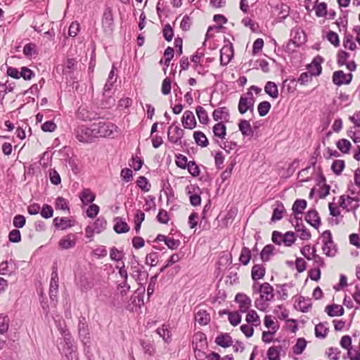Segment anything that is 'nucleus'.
<instances>
[{
    "instance_id": "nucleus-1",
    "label": "nucleus",
    "mask_w": 360,
    "mask_h": 360,
    "mask_svg": "<svg viewBox=\"0 0 360 360\" xmlns=\"http://www.w3.org/2000/svg\"><path fill=\"white\" fill-rule=\"evenodd\" d=\"M96 137L114 138L118 132V127L110 122L100 121L94 123Z\"/></svg>"
},
{
    "instance_id": "nucleus-2",
    "label": "nucleus",
    "mask_w": 360,
    "mask_h": 360,
    "mask_svg": "<svg viewBox=\"0 0 360 360\" xmlns=\"http://www.w3.org/2000/svg\"><path fill=\"white\" fill-rule=\"evenodd\" d=\"M259 293V297L266 300V301H271L274 298V288L269 283H263L259 284L257 282H255L252 285V293Z\"/></svg>"
},
{
    "instance_id": "nucleus-3",
    "label": "nucleus",
    "mask_w": 360,
    "mask_h": 360,
    "mask_svg": "<svg viewBox=\"0 0 360 360\" xmlns=\"http://www.w3.org/2000/svg\"><path fill=\"white\" fill-rule=\"evenodd\" d=\"M94 132V124H92L90 127L84 125L79 126L75 131V136L77 140L83 143L91 142L96 138Z\"/></svg>"
},
{
    "instance_id": "nucleus-4",
    "label": "nucleus",
    "mask_w": 360,
    "mask_h": 360,
    "mask_svg": "<svg viewBox=\"0 0 360 360\" xmlns=\"http://www.w3.org/2000/svg\"><path fill=\"white\" fill-rule=\"evenodd\" d=\"M255 98L252 93L248 91L246 94L241 95L238 103V111L240 114H245L248 110L253 111Z\"/></svg>"
},
{
    "instance_id": "nucleus-5",
    "label": "nucleus",
    "mask_w": 360,
    "mask_h": 360,
    "mask_svg": "<svg viewBox=\"0 0 360 360\" xmlns=\"http://www.w3.org/2000/svg\"><path fill=\"white\" fill-rule=\"evenodd\" d=\"M184 135V129H182L179 126L175 125V123L169 127L167 130V140L171 143L181 145V140Z\"/></svg>"
},
{
    "instance_id": "nucleus-6",
    "label": "nucleus",
    "mask_w": 360,
    "mask_h": 360,
    "mask_svg": "<svg viewBox=\"0 0 360 360\" xmlns=\"http://www.w3.org/2000/svg\"><path fill=\"white\" fill-rule=\"evenodd\" d=\"M62 353L65 356L68 360H78L76 347L74 345L73 340L70 338H64V345L62 348Z\"/></svg>"
},
{
    "instance_id": "nucleus-7",
    "label": "nucleus",
    "mask_w": 360,
    "mask_h": 360,
    "mask_svg": "<svg viewBox=\"0 0 360 360\" xmlns=\"http://www.w3.org/2000/svg\"><path fill=\"white\" fill-rule=\"evenodd\" d=\"M102 27L105 32L111 33L114 29V18L112 9L110 7L104 10L102 18Z\"/></svg>"
},
{
    "instance_id": "nucleus-8",
    "label": "nucleus",
    "mask_w": 360,
    "mask_h": 360,
    "mask_svg": "<svg viewBox=\"0 0 360 360\" xmlns=\"http://www.w3.org/2000/svg\"><path fill=\"white\" fill-rule=\"evenodd\" d=\"M234 301L238 304V308L240 313H246L250 310L252 306V300L245 293L238 292L236 295Z\"/></svg>"
},
{
    "instance_id": "nucleus-9",
    "label": "nucleus",
    "mask_w": 360,
    "mask_h": 360,
    "mask_svg": "<svg viewBox=\"0 0 360 360\" xmlns=\"http://www.w3.org/2000/svg\"><path fill=\"white\" fill-rule=\"evenodd\" d=\"M233 56V48L231 44H226L220 50V63L225 66L229 63Z\"/></svg>"
},
{
    "instance_id": "nucleus-10",
    "label": "nucleus",
    "mask_w": 360,
    "mask_h": 360,
    "mask_svg": "<svg viewBox=\"0 0 360 360\" xmlns=\"http://www.w3.org/2000/svg\"><path fill=\"white\" fill-rule=\"evenodd\" d=\"M77 116L79 119L84 121H91L96 120L98 115L94 110H90L86 106H80L77 110Z\"/></svg>"
},
{
    "instance_id": "nucleus-11",
    "label": "nucleus",
    "mask_w": 360,
    "mask_h": 360,
    "mask_svg": "<svg viewBox=\"0 0 360 360\" xmlns=\"http://www.w3.org/2000/svg\"><path fill=\"white\" fill-rule=\"evenodd\" d=\"M181 122L184 128L193 129L196 127V120L193 112L186 110L181 118Z\"/></svg>"
},
{
    "instance_id": "nucleus-12",
    "label": "nucleus",
    "mask_w": 360,
    "mask_h": 360,
    "mask_svg": "<svg viewBox=\"0 0 360 360\" xmlns=\"http://www.w3.org/2000/svg\"><path fill=\"white\" fill-rule=\"evenodd\" d=\"M58 292V277L56 272L52 273V277L50 282L49 296L52 301H56Z\"/></svg>"
},
{
    "instance_id": "nucleus-13",
    "label": "nucleus",
    "mask_w": 360,
    "mask_h": 360,
    "mask_svg": "<svg viewBox=\"0 0 360 360\" xmlns=\"http://www.w3.org/2000/svg\"><path fill=\"white\" fill-rule=\"evenodd\" d=\"M76 241V236L73 234H69L66 237L60 239L59 241V247L63 250L72 248L75 246Z\"/></svg>"
},
{
    "instance_id": "nucleus-14",
    "label": "nucleus",
    "mask_w": 360,
    "mask_h": 360,
    "mask_svg": "<svg viewBox=\"0 0 360 360\" xmlns=\"http://www.w3.org/2000/svg\"><path fill=\"white\" fill-rule=\"evenodd\" d=\"M53 223L56 229L60 230H65L73 226L72 221L66 217H56Z\"/></svg>"
},
{
    "instance_id": "nucleus-15",
    "label": "nucleus",
    "mask_w": 360,
    "mask_h": 360,
    "mask_svg": "<svg viewBox=\"0 0 360 360\" xmlns=\"http://www.w3.org/2000/svg\"><path fill=\"white\" fill-rule=\"evenodd\" d=\"M212 117L215 121H228L229 117V110L226 107L218 108L213 111Z\"/></svg>"
},
{
    "instance_id": "nucleus-16",
    "label": "nucleus",
    "mask_w": 360,
    "mask_h": 360,
    "mask_svg": "<svg viewBox=\"0 0 360 360\" xmlns=\"http://www.w3.org/2000/svg\"><path fill=\"white\" fill-rule=\"evenodd\" d=\"M215 342L217 345L226 348L232 345L233 340L229 334L221 333L216 338Z\"/></svg>"
},
{
    "instance_id": "nucleus-17",
    "label": "nucleus",
    "mask_w": 360,
    "mask_h": 360,
    "mask_svg": "<svg viewBox=\"0 0 360 360\" xmlns=\"http://www.w3.org/2000/svg\"><path fill=\"white\" fill-rule=\"evenodd\" d=\"M322 63V58L319 56H316L314 58L311 63L308 66V70L314 74V76H318L321 74L322 68L321 63Z\"/></svg>"
},
{
    "instance_id": "nucleus-18",
    "label": "nucleus",
    "mask_w": 360,
    "mask_h": 360,
    "mask_svg": "<svg viewBox=\"0 0 360 360\" xmlns=\"http://www.w3.org/2000/svg\"><path fill=\"white\" fill-rule=\"evenodd\" d=\"M238 128L243 136H252L254 134L250 122L246 120H240Z\"/></svg>"
},
{
    "instance_id": "nucleus-19",
    "label": "nucleus",
    "mask_w": 360,
    "mask_h": 360,
    "mask_svg": "<svg viewBox=\"0 0 360 360\" xmlns=\"http://www.w3.org/2000/svg\"><path fill=\"white\" fill-rule=\"evenodd\" d=\"M306 221L310 224L314 228H317L321 224V219L319 217V214L315 210H309L305 217Z\"/></svg>"
},
{
    "instance_id": "nucleus-20",
    "label": "nucleus",
    "mask_w": 360,
    "mask_h": 360,
    "mask_svg": "<svg viewBox=\"0 0 360 360\" xmlns=\"http://www.w3.org/2000/svg\"><path fill=\"white\" fill-rule=\"evenodd\" d=\"M247 315L245 318V321L248 324H250L252 326L257 327L260 325L261 321L257 313L253 310L250 309L247 311Z\"/></svg>"
},
{
    "instance_id": "nucleus-21",
    "label": "nucleus",
    "mask_w": 360,
    "mask_h": 360,
    "mask_svg": "<svg viewBox=\"0 0 360 360\" xmlns=\"http://www.w3.org/2000/svg\"><path fill=\"white\" fill-rule=\"evenodd\" d=\"M302 255L308 260L314 259L316 262L321 258L316 255V249L310 245H305L301 249Z\"/></svg>"
},
{
    "instance_id": "nucleus-22",
    "label": "nucleus",
    "mask_w": 360,
    "mask_h": 360,
    "mask_svg": "<svg viewBox=\"0 0 360 360\" xmlns=\"http://www.w3.org/2000/svg\"><path fill=\"white\" fill-rule=\"evenodd\" d=\"M214 135L223 140L226 136V127L221 122L214 124L212 127Z\"/></svg>"
},
{
    "instance_id": "nucleus-23",
    "label": "nucleus",
    "mask_w": 360,
    "mask_h": 360,
    "mask_svg": "<svg viewBox=\"0 0 360 360\" xmlns=\"http://www.w3.org/2000/svg\"><path fill=\"white\" fill-rule=\"evenodd\" d=\"M206 336L202 333H197L194 335L193 339V349L195 352L198 347H202L206 345Z\"/></svg>"
},
{
    "instance_id": "nucleus-24",
    "label": "nucleus",
    "mask_w": 360,
    "mask_h": 360,
    "mask_svg": "<svg viewBox=\"0 0 360 360\" xmlns=\"http://www.w3.org/2000/svg\"><path fill=\"white\" fill-rule=\"evenodd\" d=\"M265 268L262 264H255L252 268V278L254 281H257L259 279L263 278L265 275Z\"/></svg>"
},
{
    "instance_id": "nucleus-25",
    "label": "nucleus",
    "mask_w": 360,
    "mask_h": 360,
    "mask_svg": "<svg viewBox=\"0 0 360 360\" xmlns=\"http://www.w3.org/2000/svg\"><path fill=\"white\" fill-rule=\"evenodd\" d=\"M195 320L200 325L205 326L210 321V316L205 310H199L195 315Z\"/></svg>"
},
{
    "instance_id": "nucleus-26",
    "label": "nucleus",
    "mask_w": 360,
    "mask_h": 360,
    "mask_svg": "<svg viewBox=\"0 0 360 360\" xmlns=\"http://www.w3.org/2000/svg\"><path fill=\"white\" fill-rule=\"evenodd\" d=\"M295 307L302 312H307L311 307V304L309 300L300 296L296 302Z\"/></svg>"
},
{
    "instance_id": "nucleus-27",
    "label": "nucleus",
    "mask_w": 360,
    "mask_h": 360,
    "mask_svg": "<svg viewBox=\"0 0 360 360\" xmlns=\"http://www.w3.org/2000/svg\"><path fill=\"white\" fill-rule=\"evenodd\" d=\"M281 346H272L267 351V358L269 360H281Z\"/></svg>"
},
{
    "instance_id": "nucleus-28",
    "label": "nucleus",
    "mask_w": 360,
    "mask_h": 360,
    "mask_svg": "<svg viewBox=\"0 0 360 360\" xmlns=\"http://www.w3.org/2000/svg\"><path fill=\"white\" fill-rule=\"evenodd\" d=\"M264 91L273 98L278 96V91L277 85L273 82H267L264 86Z\"/></svg>"
},
{
    "instance_id": "nucleus-29",
    "label": "nucleus",
    "mask_w": 360,
    "mask_h": 360,
    "mask_svg": "<svg viewBox=\"0 0 360 360\" xmlns=\"http://www.w3.org/2000/svg\"><path fill=\"white\" fill-rule=\"evenodd\" d=\"M193 139L195 143L201 147H206L209 144L208 139L205 134L202 131H195L193 134Z\"/></svg>"
},
{
    "instance_id": "nucleus-30",
    "label": "nucleus",
    "mask_w": 360,
    "mask_h": 360,
    "mask_svg": "<svg viewBox=\"0 0 360 360\" xmlns=\"http://www.w3.org/2000/svg\"><path fill=\"white\" fill-rule=\"evenodd\" d=\"M84 204L91 203L94 201L96 195L89 188L84 189L79 196Z\"/></svg>"
},
{
    "instance_id": "nucleus-31",
    "label": "nucleus",
    "mask_w": 360,
    "mask_h": 360,
    "mask_svg": "<svg viewBox=\"0 0 360 360\" xmlns=\"http://www.w3.org/2000/svg\"><path fill=\"white\" fill-rule=\"evenodd\" d=\"M285 212V208L282 202H278L277 206L274 209L273 214L271 217L272 221H279L283 218V214Z\"/></svg>"
},
{
    "instance_id": "nucleus-32",
    "label": "nucleus",
    "mask_w": 360,
    "mask_h": 360,
    "mask_svg": "<svg viewBox=\"0 0 360 360\" xmlns=\"http://www.w3.org/2000/svg\"><path fill=\"white\" fill-rule=\"evenodd\" d=\"M156 332L165 342H169L171 341V333L168 326L162 325L161 328H158L156 330Z\"/></svg>"
},
{
    "instance_id": "nucleus-33",
    "label": "nucleus",
    "mask_w": 360,
    "mask_h": 360,
    "mask_svg": "<svg viewBox=\"0 0 360 360\" xmlns=\"http://www.w3.org/2000/svg\"><path fill=\"white\" fill-rule=\"evenodd\" d=\"M307 204L305 200H296L292 205V210L295 214H302L307 207Z\"/></svg>"
},
{
    "instance_id": "nucleus-34",
    "label": "nucleus",
    "mask_w": 360,
    "mask_h": 360,
    "mask_svg": "<svg viewBox=\"0 0 360 360\" xmlns=\"http://www.w3.org/2000/svg\"><path fill=\"white\" fill-rule=\"evenodd\" d=\"M274 248L271 245H266L260 253V257L264 262L269 261L270 257L273 255Z\"/></svg>"
},
{
    "instance_id": "nucleus-35",
    "label": "nucleus",
    "mask_w": 360,
    "mask_h": 360,
    "mask_svg": "<svg viewBox=\"0 0 360 360\" xmlns=\"http://www.w3.org/2000/svg\"><path fill=\"white\" fill-rule=\"evenodd\" d=\"M197 117L200 123L207 124L209 122V117L206 110L202 106H198L195 109Z\"/></svg>"
},
{
    "instance_id": "nucleus-36",
    "label": "nucleus",
    "mask_w": 360,
    "mask_h": 360,
    "mask_svg": "<svg viewBox=\"0 0 360 360\" xmlns=\"http://www.w3.org/2000/svg\"><path fill=\"white\" fill-rule=\"evenodd\" d=\"M251 259V252L248 248L243 247L241 250L239 261L243 265H247Z\"/></svg>"
},
{
    "instance_id": "nucleus-37",
    "label": "nucleus",
    "mask_w": 360,
    "mask_h": 360,
    "mask_svg": "<svg viewBox=\"0 0 360 360\" xmlns=\"http://www.w3.org/2000/svg\"><path fill=\"white\" fill-rule=\"evenodd\" d=\"M117 222L114 226V230L117 233H124L129 231V226L125 222L120 219H117Z\"/></svg>"
},
{
    "instance_id": "nucleus-38",
    "label": "nucleus",
    "mask_w": 360,
    "mask_h": 360,
    "mask_svg": "<svg viewBox=\"0 0 360 360\" xmlns=\"http://www.w3.org/2000/svg\"><path fill=\"white\" fill-rule=\"evenodd\" d=\"M107 226V221L103 217H98L94 223V228L96 230V233L103 232Z\"/></svg>"
},
{
    "instance_id": "nucleus-39",
    "label": "nucleus",
    "mask_w": 360,
    "mask_h": 360,
    "mask_svg": "<svg viewBox=\"0 0 360 360\" xmlns=\"http://www.w3.org/2000/svg\"><path fill=\"white\" fill-rule=\"evenodd\" d=\"M328 331V328L326 326L325 323H319L315 326V335L316 338H324Z\"/></svg>"
},
{
    "instance_id": "nucleus-40",
    "label": "nucleus",
    "mask_w": 360,
    "mask_h": 360,
    "mask_svg": "<svg viewBox=\"0 0 360 360\" xmlns=\"http://www.w3.org/2000/svg\"><path fill=\"white\" fill-rule=\"evenodd\" d=\"M83 321H84V318L79 320V325H78V330H79V337L82 338L84 340V339L89 338V336H88L89 333H88V328H87L88 326H87L86 323L85 322H84Z\"/></svg>"
},
{
    "instance_id": "nucleus-41",
    "label": "nucleus",
    "mask_w": 360,
    "mask_h": 360,
    "mask_svg": "<svg viewBox=\"0 0 360 360\" xmlns=\"http://www.w3.org/2000/svg\"><path fill=\"white\" fill-rule=\"evenodd\" d=\"M322 249L323 252L328 257H335L338 252V249L334 242H332L331 245L328 243L323 245Z\"/></svg>"
},
{
    "instance_id": "nucleus-42",
    "label": "nucleus",
    "mask_w": 360,
    "mask_h": 360,
    "mask_svg": "<svg viewBox=\"0 0 360 360\" xmlns=\"http://www.w3.org/2000/svg\"><path fill=\"white\" fill-rule=\"evenodd\" d=\"M352 79L351 72L345 73L342 70H339V86L342 84H349Z\"/></svg>"
},
{
    "instance_id": "nucleus-43",
    "label": "nucleus",
    "mask_w": 360,
    "mask_h": 360,
    "mask_svg": "<svg viewBox=\"0 0 360 360\" xmlns=\"http://www.w3.org/2000/svg\"><path fill=\"white\" fill-rule=\"evenodd\" d=\"M271 104L269 101H262L257 106L258 113L261 117H264L269 112L271 108Z\"/></svg>"
},
{
    "instance_id": "nucleus-44",
    "label": "nucleus",
    "mask_w": 360,
    "mask_h": 360,
    "mask_svg": "<svg viewBox=\"0 0 360 360\" xmlns=\"http://www.w3.org/2000/svg\"><path fill=\"white\" fill-rule=\"evenodd\" d=\"M162 241L171 250H176L180 245V240L172 238L162 237Z\"/></svg>"
},
{
    "instance_id": "nucleus-45",
    "label": "nucleus",
    "mask_w": 360,
    "mask_h": 360,
    "mask_svg": "<svg viewBox=\"0 0 360 360\" xmlns=\"http://www.w3.org/2000/svg\"><path fill=\"white\" fill-rule=\"evenodd\" d=\"M228 315L229 321L232 326H236L240 323L241 316L240 315V311L228 312Z\"/></svg>"
},
{
    "instance_id": "nucleus-46",
    "label": "nucleus",
    "mask_w": 360,
    "mask_h": 360,
    "mask_svg": "<svg viewBox=\"0 0 360 360\" xmlns=\"http://www.w3.org/2000/svg\"><path fill=\"white\" fill-rule=\"evenodd\" d=\"M307 346V342L304 338H299L293 347V352L295 354H300L302 353Z\"/></svg>"
},
{
    "instance_id": "nucleus-47",
    "label": "nucleus",
    "mask_w": 360,
    "mask_h": 360,
    "mask_svg": "<svg viewBox=\"0 0 360 360\" xmlns=\"http://www.w3.org/2000/svg\"><path fill=\"white\" fill-rule=\"evenodd\" d=\"M137 186L144 192H148L150 191V184H149L148 179L143 176H139L137 179Z\"/></svg>"
},
{
    "instance_id": "nucleus-48",
    "label": "nucleus",
    "mask_w": 360,
    "mask_h": 360,
    "mask_svg": "<svg viewBox=\"0 0 360 360\" xmlns=\"http://www.w3.org/2000/svg\"><path fill=\"white\" fill-rule=\"evenodd\" d=\"M315 13L318 17L327 16V4L326 3H319L315 7Z\"/></svg>"
},
{
    "instance_id": "nucleus-49",
    "label": "nucleus",
    "mask_w": 360,
    "mask_h": 360,
    "mask_svg": "<svg viewBox=\"0 0 360 360\" xmlns=\"http://www.w3.org/2000/svg\"><path fill=\"white\" fill-rule=\"evenodd\" d=\"M9 328V319L7 316L0 315V333H6Z\"/></svg>"
},
{
    "instance_id": "nucleus-50",
    "label": "nucleus",
    "mask_w": 360,
    "mask_h": 360,
    "mask_svg": "<svg viewBox=\"0 0 360 360\" xmlns=\"http://www.w3.org/2000/svg\"><path fill=\"white\" fill-rule=\"evenodd\" d=\"M23 53L27 57L36 55L37 53V46L32 43L27 44L23 48Z\"/></svg>"
},
{
    "instance_id": "nucleus-51",
    "label": "nucleus",
    "mask_w": 360,
    "mask_h": 360,
    "mask_svg": "<svg viewBox=\"0 0 360 360\" xmlns=\"http://www.w3.org/2000/svg\"><path fill=\"white\" fill-rule=\"evenodd\" d=\"M283 236V243L287 247H290L295 242V233L292 231H288Z\"/></svg>"
},
{
    "instance_id": "nucleus-52",
    "label": "nucleus",
    "mask_w": 360,
    "mask_h": 360,
    "mask_svg": "<svg viewBox=\"0 0 360 360\" xmlns=\"http://www.w3.org/2000/svg\"><path fill=\"white\" fill-rule=\"evenodd\" d=\"M110 257L112 260H114L115 262H120L123 259L124 254L122 251L113 247L110 249Z\"/></svg>"
},
{
    "instance_id": "nucleus-53",
    "label": "nucleus",
    "mask_w": 360,
    "mask_h": 360,
    "mask_svg": "<svg viewBox=\"0 0 360 360\" xmlns=\"http://www.w3.org/2000/svg\"><path fill=\"white\" fill-rule=\"evenodd\" d=\"M175 158V162L176 166L181 169H186L188 163L187 158L181 154L176 155Z\"/></svg>"
},
{
    "instance_id": "nucleus-54",
    "label": "nucleus",
    "mask_w": 360,
    "mask_h": 360,
    "mask_svg": "<svg viewBox=\"0 0 360 360\" xmlns=\"http://www.w3.org/2000/svg\"><path fill=\"white\" fill-rule=\"evenodd\" d=\"M41 216L44 219H49L53 217V210L49 205H44L40 210Z\"/></svg>"
},
{
    "instance_id": "nucleus-55",
    "label": "nucleus",
    "mask_w": 360,
    "mask_h": 360,
    "mask_svg": "<svg viewBox=\"0 0 360 360\" xmlns=\"http://www.w3.org/2000/svg\"><path fill=\"white\" fill-rule=\"evenodd\" d=\"M141 346L145 354H148L149 356H153L154 354L155 347L152 342L142 341Z\"/></svg>"
},
{
    "instance_id": "nucleus-56",
    "label": "nucleus",
    "mask_w": 360,
    "mask_h": 360,
    "mask_svg": "<svg viewBox=\"0 0 360 360\" xmlns=\"http://www.w3.org/2000/svg\"><path fill=\"white\" fill-rule=\"evenodd\" d=\"M55 206L56 210H69L68 202L63 197H58L56 198Z\"/></svg>"
},
{
    "instance_id": "nucleus-57",
    "label": "nucleus",
    "mask_w": 360,
    "mask_h": 360,
    "mask_svg": "<svg viewBox=\"0 0 360 360\" xmlns=\"http://www.w3.org/2000/svg\"><path fill=\"white\" fill-rule=\"evenodd\" d=\"M158 255L155 252L148 254L146 257V264L155 266L157 264Z\"/></svg>"
},
{
    "instance_id": "nucleus-58",
    "label": "nucleus",
    "mask_w": 360,
    "mask_h": 360,
    "mask_svg": "<svg viewBox=\"0 0 360 360\" xmlns=\"http://www.w3.org/2000/svg\"><path fill=\"white\" fill-rule=\"evenodd\" d=\"M186 167L188 169V172L193 176H198L200 174L199 167L195 162H193V161L188 162Z\"/></svg>"
},
{
    "instance_id": "nucleus-59",
    "label": "nucleus",
    "mask_w": 360,
    "mask_h": 360,
    "mask_svg": "<svg viewBox=\"0 0 360 360\" xmlns=\"http://www.w3.org/2000/svg\"><path fill=\"white\" fill-rule=\"evenodd\" d=\"M269 301H266V300H263L259 297V299L255 301V306L259 311H265L269 307Z\"/></svg>"
},
{
    "instance_id": "nucleus-60",
    "label": "nucleus",
    "mask_w": 360,
    "mask_h": 360,
    "mask_svg": "<svg viewBox=\"0 0 360 360\" xmlns=\"http://www.w3.org/2000/svg\"><path fill=\"white\" fill-rule=\"evenodd\" d=\"M312 76H314V74H311L309 71L303 72L300 75L298 82L300 84L304 85L311 81Z\"/></svg>"
},
{
    "instance_id": "nucleus-61",
    "label": "nucleus",
    "mask_w": 360,
    "mask_h": 360,
    "mask_svg": "<svg viewBox=\"0 0 360 360\" xmlns=\"http://www.w3.org/2000/svg\"><path fill=\"white\" fill-rule=\"evenodd\" d=\"M161 91L163 95H168L171 91V79L166 77L162 84Z\"/></svg>"
},
{
    "instance_id": "nucleus-62",
    "label": "nucleus",
    "mask_w": 360,
    "mask_h": 360,
    "mask_svg": "<svg viewBox=\"0 0 360 360\" xmlns=\"http://www.w3.org/2000/svg\"><path fill=\"white\" fill-rule=\"evenodd\" d=\"M120 176L124 181L129 182L132 179L133 172L129 168L123 169L120 172Z\"/></svg>"
},
{
    "instance_id": "nucleus-63",
    "label": "nucleus",
    "mask_w": 360,
    "mask_h": 360,
    "mask_svg": "<svg viewBox=\"0 0 360 360\" xmlns=\"http://www.w3.org/2000/svg\"><path fill=\"white\" fill-rule=\"evenodd\" d=\"M26 222L25 217L23 215L18 214L13 218V226L15 228H22L25 226Z\"/></svg>"
},
{
    "instance_id": "nucleus-64",
    "label": "nucleus",
    "mask_w": 360,
    "mask_h": 360,
    "mask_svg": "<svg viewBox=\"0 0 360 360\" xmlns=\"http://www.w3.org/2000/svg\"><path fill=\"white\" fill-rule=\"evenodd\" d=\"M100 208L96 204H91L86 210V215L89 218H94L99 212Z\"/></svg>"
}]
</instances>
